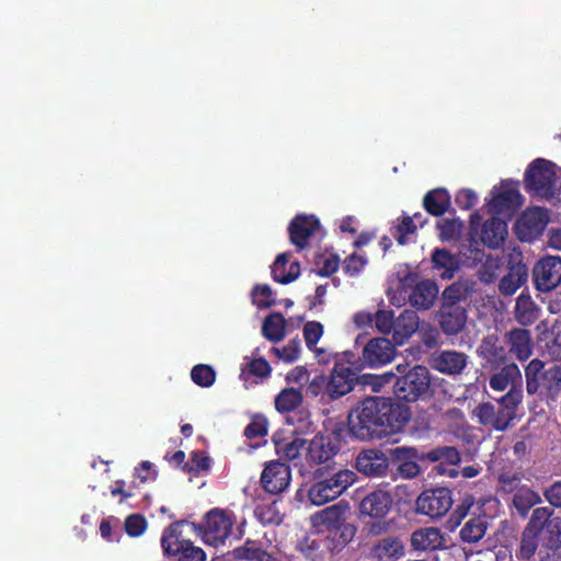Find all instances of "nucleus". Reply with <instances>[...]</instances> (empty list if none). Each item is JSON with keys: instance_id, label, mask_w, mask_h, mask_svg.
Segmentation results:
<instances>
[{"instance_id": "f257e3e1", "label": "nucleus", "mask_w": 561, "mask_h": 561, "mask_svg": "<svg viewBox=\"0 0 561 561\" xmlns=\"http://www.w3.org/2000/svg\"><path fill=\"white\" fill-rule=\"evenodd\" d=\"M411 419L409 408L388 397H366L348 414L350 433L363 442L400 433Z\"/></svg>"}, {"instance_id": "f03ea898", "label": "nucleus", "mask_w": 561, "mask_h": 561, "mask_svg": "<svg viewBox=\"0 0 561 561\" xmlns=\"http://www.w3.org/2000/svg\"><path fill=\"white\" fill-rule=\"evenodd\" d=\"M313 483L308 490L309 501L321 506L337 499L357 480V474L351 469H334L330 465L318 468L313 473Z\"/></svg>"}, {"instance_id": "7ed1b4c3", "label": "nucleus", "mask_w": 561, "mask_h": 561, "mask_svg": "<svg viewBox=\"0 0 561 561\" xmlns=\"http://www.w3.org/2000/svg\"><path fill=\"white\" fill-rule=\"evenodd\" d=\"M525 378L529 394L540 392L547 399L556 400L561 393V363L546 368L542 360L534 358L525 367Z\"/></svg>"}, {"instance_id": "20e7f679", "label": "nucleus", "mask_w": 561, "mask_h": 561, "mask_svg": "<svg viewBox=\"0 0 561 561\" xmlns=\"http://www.w3.org/2000/svg\"><path fill=\"white\" fill-rule=\"evenodd\" d=\"M393 393L400 401L416 402L432 397V375L422 365H415L399 376L393 383Z\"/></svg>"}, {"instance_id": "39448f33", "label": "nucleus", "mask_w": 561, "mask_h": 561, "mask_svg": "<svg viewBox=\"0 0 561 561\" xmlns=\"http://www.w3.org/2000/svg\"><path fill=\"white\" fill-rule=\"evenodd\" d=\"M186 524V520H176L164 529L161 537L163 553L176 561H205V551L183 537L182 527Z\"/></svg>"}, {"instance_id": "423d86ee", "label": "nucleus", "mask_w": 561, "mask_h": 561, "mask_svg": "<svg viewBox=\"0 0 561 561\" xmlns=\"http://www.w3.org/2000/svg\"><path fill=\"white\" fill-rule=\"evenodd\" d=\"M234 523L236 516L231 511L215 507L205 514L202 523H191V526L206 545L218 547L230 536Z\"/></svg>"}, {"instance_id": "0eeeda50", "label": "nucleus", "mask_w": 561, "mask_h": 561, "mask_svg": "<svg viewBox=\"0 0 561 561\" xmlns=\"http://www.w3.org/2000/svg\"><path fill=\"white\" fill-rule=\"evenodd\" d=\"M354 357L352 352H345L342 358L335 362L328 377V400L340 399L354 389L357 380L356 370L359 368L355 366Z\"/></svg>"}, {"instance_id": "6e6552de", "label": "nucleus", "mask_w": 561, "mask_h": 561, "mask_svg": "<svg viewBox=\"0 0 561 561\" xmlns=\"http://www.w3.org/2000/svg\"><path fill=\"white\" fill-rule=\"evenodd\" d=\"M389 454L392 480H412L422 473L420 462L426 461L424 451L412 446H398L390 448Z\"/></svg>"}, {"instance_id": "1a4fd4ad", "label": "nucleus", "mask_w": 561, "mask_h": 561, "mask_svg": "<svg viewBox=\"0 0 561 561\" xmlns=\"http://www.w3.org/2000/svg\"><path fill=\"white\" fill-rule=\"evenodd\" d=\"M556 164L542 158L535 159L525 172V187L538 196L553 195L556 182Z\"/></svg>"}, {"instance_id": "9d476101", "label": "nucleus", "mask_w": 561, "mask_h": 561, "mask_svg": "<svg viewBox=\"0 0 561 561\" xmlns=\"http://www.w3.org/2000/svg\"><path fill=\"white\" fill-rule=\"evenodd\" d=\"M454 503L453 491L448 488L424 490L415 501L416 513L431 518H440L448 513Z\"/></svg>"}, {"instance_id": "9b49d317", "label": "nucleus", "mask_w": 561, "mask_h": 561, "mask_svg": "<svg viewBox=\"0 0 561 561\" xmlns=\"http://www.w3.org/2000/svg\"><path fill=\"white\" fill-rule=\"evenodd\" d=\"M506 273L499 279L497 289L502 296H513L528 279V266L523 262V255L510 253L506 256Z\"/></svg>"}, {"instance_id": "f8f14e48", "label": "nucleus", "mask_w": 561, "mask_h": 561, "mask_svg": "<svg viewBox=\"0 0 561 561\" xmlns=\"http://www.w3.org/2000/svg\"><path fill=\"white\" fill-rule=\"evenodd\" d=\"M356 470L367 478H385L390 473V454L378 448L360 450L355 458Z\"/></svg>"}, {"instance_id": "ddd939ff", "label": "nucleus", "mask_w": 561, "mask_h": 561, "mask_svg": "<svg viewBox=\"0 0 561 561\" xmlns=\"http://www.w3.org/2000/svg\"><path fill=\"white\" fill-rule=\"evenodd\" d=\"M548 221L549 216L545 208L527 209L516 221V234L520 241L531 242L542 234Z\"/></svg>"}, {"instance_id": "4468645a", "label": "nucleus", "mask_w": 561, "mask_h": 561, "mask_svg": "<svg viewBox=\"0 0 561 561\" xmlns=\"http://www.w3.org/2000/svg\"><path fill=\"white\" fill-rule=\"evenodd\" d=\"M534 285L537 290L548 293L561 283V257L546 256L539 260L533 270Z\"/></svg>"}, {"instance_id": "2eb2a0df", "label": "nucleus", "mask_w": 561, "mask_h": 561, "mask_svg": "<svg viewBox=\"0 0 561 561\" xmlns=\"http://www.w3.org/2000/svg\"><path fill=\"white\" fill-rule=\"evenodd\" d=\"M290 481L291 471L289 466L279 460L266 462L260 478L263 490L274 495L286 491Z\"/></svg>"}, {"instance_id": "dca6fc26", "label": "nucleus", "mask_w": 561, "mask_h": 561, "mask_svg": "<svg viewBox=\"0 0 561 561\" xmlns=\"http://www.w3.org/2000/svg\"><path fill=\"white\" fill-rule=\"evenodd\" d=\"M468 355L456 350H438L431 354L428 364L432 369L448 376L462 374L468 365Z\"/></svg>"}, {"instance_id": "f3484780", "label": "nucleus", "mask_w": 561, "mask_h": 561, "mask_svg": "<svg viewBox=\"0 0 561 561\" xmlns=\"http://www.w3.org/2000/svg\"><path fill=\"white\" fill-rule=\"evenodd\" d=\"M336 436L316 435L307 443L306 458L310 465H322L332 460L340 451Z\"/></svg>"}, {"instance_id": "a211bd4d", "label": "nucleus", "mask_w": 561, "mask_h": 561, "mask_svg": "<svg viewBox=\"0 0 561 561\" xmlns=\"http://www.w3.org/2000/svg\"><path fill=\"white\" fill-rule=\"evenodd\" d=\"M320 228L319 219L313 215H296L288 225L289 241L298 252L309 245V239Z\"/></svg>"}, {"instance_id": "6ab92c4d", "label": "nucleus", "mask_w": 561, "mask_h": 561, "mask_svg": "<svg viewBox=\"0 0 561 561\" xmlns=\"http://www.w3.org/2000/svg\"><path fill=\"white\" fill-rule=\"evenodd\" d=\"M410 545L415 552H433L447 549L446 534L437 527H421L411 534Z\"/></svg>"}, {"instance_id": "aec40b11", "label": "nucleus", "mask_w": 561, "mask_h": 561, "mask_svg": "<svg viewBox=\"0 0 561 561\" xmlns=\"http://www.w3.org/2000/svg\"><path fill=\"white\" fill-rule=\"evenodd\" d=\"M436 317L443 333L446 335H457L466 327L468 309L466 306L440 304Z\"/></svg>"}, {"instance_id": "412c9836", "label": "nucleus", "mask_w": 561, "mask_h": 561, "mask_svg": "<svg viewBox=\"0 0 561 561\" xmlns=\"http://www.w3.org/2000/svg\"><path fill=\"white\" fill-rule=\"evenodd\" d=\"M363 362L369 367H379L390 363L396 356V347L386 337H375L363 348Z\"/></svg>"}, {"instance_id": "4be33fe9", "label": "nucleus", "mask_w": 561, "mask_h": 561, "mask_svg": "<svg viewBox=\"0 0 561 561\" xmlns=\"http://www.w3.org/2000/svg\"><path fill=\"white\" fill-rule=\"evenodd\" d=\"M425 460L427 462H438L435 470L438 474H446L450 478L458 476L456 469H448L446 466H457L461 461L459 450L454 446H437L427 451H424Z\"/></svg>"}, {"instance_id": "5701e85b", "label": "nucleus", "mask_w": 561, "mask_h": 561, "mask_svg": "<svg viewBox=\"0 0 561 561\" xmlns=\"http://www.w3.org/2000/svg\"><path fill=\"white\" fill-rule=\"evenodd\" d=\"M503 342L508 348V353L518 360H527L534 352V342L529 330L524 328H514L505 332Z\"/></svg>"}, {"instance_id": "b1692460", "label": "nucleus", "mask_w": 561, "mask_h": 561, "mask_svg": "<svg viewBox=\"0 0 561 561\" xmlns=\"http://www.w3.org/2000/svg\"><path fill=\"white\" fill-rule=\"evenodd\" d=\"M392 496L385 490L369 492L359 503V513L370 518H383L392 507Z\"/></svg>"}, {"instance_id": "393cba45", "label": "nucleus", "mask_w": 561, "mask_h": 561, "mask_svg": "<svg viewBox=\"0 0 561 561\" xmlns=\"http://www.w3.org/2000/svg\"><path fill=\"white\" fill-rule=\"evenodd\" d=\"M473 415L478 419L479 424L490 427L497 432L506 431L514 421L512 416L502 411L491 402H482L473 410Z\"/></svg>"}, {"instance_id": "a878e982", "label": "nucleus", "mask_w": 561, "mask_h": 561, "mask_svg": "<svg viewBox=\"0 0 561 561\" xmlns=\"http://www.w3.org/2000/svg\"><path fill=\"white\" fill-rule=\"evenodd\" d=\"M347 504L336 503L311 515V525L319 531H329L348 525L345 522Z\"/></svg>"}, {"instance_id": "bb28decb", "label": "nucleus", "mask_w": 561, "mask_h": 561, "mask_svg": "<svg viewBox=\"0 0 561 561\" xmlns=\"http://www.w3.org/2000/svg\"><path fill=\"white\" fill-rule=\"evenodd\" d=\"M432 270L442 279H451L460 268V259L445 248H435L431 253Z\"/></svg>"}, {"instance_id": "cd10ccee", "label": "nucleus", "mask_w": 561, "mask_h": 561, "mask_svg": "<svg viewBox=\"0 0 561 561\" xmlns=\"http://www.w3.org/2000/svg\"><path fill=\"white\" fill-rule=\"evenodd\" d=\"M477 354L483 360V367L490 369L504 366L507 357L505 346L497 344V336L495 335L485 336L481 341Z\"/></svg>"}, {"instance_id": "c85d7f7f", "label": "nucleus", "mask_w": 561, "mask_h": 561, "mask_svg": "<svg viewBox=\"0 0 561 561\" xmlns=\"http://www.w3.org/2000/svg\"><path fill=\"white\" fill-rule=\"evenodd\" d=\"M474 290L476 283L473 280L460 278L443 290L440 304L468 307V299Z\"/></svg>"}, {"instance_id": "c756f323", "label": "nucleus", "mask_w": 561, "mask_h": 561, "mask_svg": "<svg viewBox=\"0 0 561 561\" xmlns=\"http://www.w3.org/2000/svg\"><path fill=\"white\" fill-rule=\"evenodd\" d=\"M438 295V286L432 279L419 282L412 289L409 301L419 310H428L433 307Z\"/></svg>"}, {"instance_id": "7c9ffc66", "label": "nucleus", "mask_w": 561, "mask_h": 561, "mask_svg": "<svg viewBox=\"0 0 561 561\" xmlns=\"http://www.w3.org/2000/svg\"><path fill=\"white\" fill-rule=\"evenodd\" d=\"M506 236L507 224L499 217H491L482 225L481 241L490 249L502 247Z\"/></svg>"}, {"instance_id": "2f4dec72", "label": "nucleus", "mask_w": 561, "mask_h": 561, "mask_svg": "<svg viewBox=\"0 0 561 561\" xmlns=\"http://www.w3.org/2000/svg\"><path fill=\"white\" fill-rule=\"evenodd\" d=\"M419 316L413 310H403L398 318H396L393 341L398 345L405 343L419 329Z\"/></svg>"}, {"instance_id": "473e14b6", "label": "nucleus", "mask_w": 561, "mask_h": 561, "mask_svg": "<svg viewBox=\"0 0 561 561\" xmlns=\"http://www.w3.org/2000/svg\"><path fill=\"white\" fill-rule=\"evenodd\" d=\"M273 443L276 454L282 459L295 461L301 456L302 451L307 450L308 440L293 436L280 438L277 435H274Z\"/></svg>"}, {"instance_id": "72a5a7b5", "label": "nucleus", "mask_w": 561, "mask_h": 561, "mask_svg": "<svg viewBox=\"0 0 561 561\" xmlns=\"http://www.w3.org/2000/svg\"><path fill=\"white\" fill-rule=\"evenodd\" d=\"M540 308L531 299L529 293L522 291L515 304L514 316L516 321L524 327H528L538 320Z\"/></svg>"}, {"instance_id": "f704fd0d", "label": "nucleus", "mask_w": 561, "mask_h": 561, "mask_svg": "<svg viewBox=\"0 0 561 561\" xmlns=\"http://www.w3.org/2000/svg\"><path fill=\"white\" fill-rule=\"evenodd\" d=\"M490 206L496 213L512 210L520 205L522 195L515 187L502 184L499 191L493 188Z\"/></svg>"}, {"instance_id": "c9c22d12", "label": "nucleus", "mask_w": 561, "mask_h": 561, "mask_svg": "<svg viewBox=\"0 0 561 561\" xmlns=\"http://www.w3.org/2000/svg\"><path fill=\"white\" fill-rule=\"evenodd\" d=\"M356 527L353 524L342 525L340 528L327 531L323 543L324 548L331 553L341 552L355 537Z\"/></svg>"}, {"instance_id": "e433bc0d", "label": "nucleus", "mask_w": 561, "mask_h": 561, "mask_svg": "<svg viewBox=\"0 0 561 561\" xmlns=\"http://www.w3.org/2000/svg\"><path fill=\"white\" fill-rule=\"evenodd\" d=\"M422 204L427 214L440 217L450 207V195L446 188L437 187L424 195Z\"/></svg>"}, {"instance_id": "4c0bfd02", "label": "nucleus", "mask_w": 561, "mask_h": 561, "mask_svg": "<svg viewBox=\"0 0 561 561\" xmlns=\"http://www.w3.org/2000/svg\"><path fill=\"white\" fill-rule=\"evenodd\" d=\"M405 549L397 537H386L374 545L371 556L379 561L397 560L404 556Z\"/></svg>"}, {"instance_id": "58836bf2", "label": "nucleus", "mask_w": 561, "mask_h": 561, "mask_svg": "<svg viewBox=\"0 0 561 561\" xmlns=\"http://www.w3.org/2000/svg\"><path fill=\"white\" fill-rule=\"evenodd\" d=\"M288 256V253L278 254L271 266L272 277L276 283L289 284L297 279L300 274V265L298 262H293L289 265L288 271H286Z\"/></svg>"}, {"instance_id": "ea45409f", "label": "nucleus", "mask_w": 561, "mask_h": 561, "mask_svg": "<svg viewBox=\"0 0 561 561\" xmlns=\"http://www.w3.org/2000/svg\"><path fill=\"white\" fill-rule=\"evenodd\" d=\"M490 387L496 391L505 390L510 385L517 387L522 382V373L515 363L505 364L501 369L491 376Z\"/></svg>"}, {"instance_id": "a19ab883", "label": "nucleus", "mask_w": 561, "mask_h": 561, "mask_svg": "<svg viewBox=\"0 0 561 561\" xmlns=\"http://www.w3.org/2000/svg\"><path fill=\"white\" fill-rule=\"evenodd\" d=\"M505 265L506 256L485 255L484 260L477 268V277L485 285L493 284L499 279V276Z\"/></svg>"}, {"instance_id": "79ce46f5", "label": "nucleus", "mask_w": 561, "mask_h": 561, "mask_svg": "<svg viewBox=\"0 0 561 561\" xmlns=\"http://www.w3.org/2000/svg\"><path fill=\"white\" fill-rule=\"evenodd\" d=\"M489 528V520L485 515H478L469 518L459 531V537L465 543L479 542Z\"/></svg>"}, {"instance_id": "37998d69", "label": "nucleus", "mask_w": 561, "mask_h": 561, "mask_svg": "<svg viewBox=\"0 0 561 561\" xmlns=\"http://www.w3.org/2000/svg\"><path fill=\"white\" fill-rule=\"evenodd\" d=\"M263 336L273 342H280L286 334V319L279 312H272L268 314L262 325Z\"/></svg>"}, {"instance_id": "c03bdc74", "label": "nucleus", "mask_w": 561, "mask_h": 561, "mask_svg": "<svg viewBox=\"0 0 561 561\" xmlns=\"http://www.w3.org/2000/svg\"><path fill=\"white\" fill-rule=\"evenodd\" d=\"M304 401V394L300 389L288 387L283 389L274 400L275 409L280 413L293 412L298 409Z\"/></svg>"}, {"instance_id": "a18cd8bd", "label": "nucleus", "mask_w": 561, "mask_h": 561, "mask_svg": "<svg viewBox=\"0 0 561 561\" xmlns=\"http://www.w3.org/2000/svg\"><path fill=\"white\" fill-rule=\"evenodd\" d=\"M513 505L520 516H526L535 505L541 503L539 493L523 485L516 490L512 499Z\"/></svg>"}, {"instance_id": "49530a36", "label": "nucleus", "mask_w": 561, "mask_h": 561, "mask_svg": "<svg viewBox=\"0 0 561 561\" xmlns=\"http://www.w3.org/2000/svg\"><path fill=\"white\" fill-rule=\"evenodd\" d=\"M328 377L323 374L316 375L306 382L305 396L307 398H320V402L329 403L331 400H328Z\"/></svg>"}, {"instance_id": "de8ad7c7", "label": "nucleus", "mask_w": 561, "mask_h": 561, "mask_svg": "<svg viewBox=\"0 0 561 561\" xmlns=\"http://www.w3.org/2000/svg\"><path fill=\"white\" fill-rule=\"evenodd\" d=\"M545 547L550 550L561 548V518H553L546 524V528L539 534Z\"/></svg>"}, {"instance_id": "09e8293b", "label": "nucleus", "mask_w": 561, "mask_h": 561, "mask_svg": "<svg viewBox=\"0 0 561 561\" xmlns=\"http://www.w3.org/2000/svg\"><path fill=\"white\" fill-rule=\"evenodd\" d=\"M552 511L548 507H537L533 511L530 519L525 527L524 531L539 537V534L546 528V524L551 522Z\"/></svg>"}, {"instance_id": "8fccbe9b", "label": "nucleus", "mask_w": 561, "mask_h": 561, "mask_svg": "<svg viewBox=\"0 0 561 561\" xmlns=\"http://www.w3.org/2000/svg\"><path fill=\"white\" fill-rule=\"evenodd\" d=\"M538 548V537L523 531L518 549L515 552L517 561H533Z\"/></svg>"}, {"instance_id": "3c124183", "label": "nucleus", "mask_w": 561, "mask_h": 561, "mask_svg": "<svg viewBox=\"0 0 561 561\" xmlns=\"http://www.w3.org/2000/svg\"><path fill=\"white\" fill-rule=\"evenodd\" d=\"M523 400V391L520 387H511V389L502 396L499 400V407L502 411L512 416L513 420L516 417V411Z\"/></svg>"}, {"instance_id": "603ef678", "label": "nucleus", "mask_w": 561, "mask_h": 561, "mask_svg": "<svg viewBox=\"0 0 561 561\" xmlns=\"http://www.w3.org/2000/svg\"><path fill=\"white\" fill-rule=\"evenodd\" d=\"M252 302L259 309H267L275 304L274 293L267 284H256L251 291Z\"/></svg>"}, {"instance_id": "864d4df0", "label": "nucleus", "mask_w": 561, "mask_h": 561, "mask_svg": "<svg viewBox=\"0 0 561 561\" xmlns=\"http://www.w3.org/2000/svg\"><path fill=\"white\" fill-rule=\"evenodd\" d=\"M272 368L270 363L263 358H253L245 364L242 368L241 377L247 380L248 376H254L257 378H266L271 375Z\"/></svg>"}, {"instance_id": "5fc2aeb1", "label": "nucleus", "mask_w": 561, "mask_h": 561, "mask_svg": "<svg viewBox=\"0 0 561 561\" xmlns=\"http://www.w3.org/2000/svg\"><path fill=\"white\" fill-rule=\"evenodd\" d=\"M323 334V325L317 321H309L304 327V339L307 347L314 351L317 355L324 353L322 348H317V343Z\"/></svg>"}, {"instance_id": "6e6d98bb", "label": "nucleus", "mask_w": 561, "mask_h": 561, "mask_svg": "<svg viewBox=\"0 0 561 561\" xmlns=\"http://www.w3.org/2000/svg\"><path fill=\"white\" fill-rule=\"evenodd\" d=\"M191 378L199 387L208 388L216 380V371L206 364H197L191 370Z\"/></svg>"}, {"instance_id": "4d7b16f0", "label": "nucleus", "mask_w": 561, "mask_h": 561, "mask_svg": "<svg viewBox=\"0 0 561 561\" xmlns=\"http://www.w3.org/2000/svg\"><path fill=\"white\" fill-rule=\"evenodd\" d=\"M463 224L458 218L443 219L437 222V229L439 231V239L443 241L456 240L461 232Z\"/></svg>"}, {"instance_id": "13d9d810", "label": "nucleus", "mask_w": 561, "mask_h": 561, "mask_svg": "<svg viewBox=\"0 0 561 561\" xmlns=\"http://www.w3.org/2000/svg\"><path fill=\"white\" fill-rule=\"evenodd\" d=\"M210 468V458L205 451L194 450L191 453L188 461L184 463L183 470L186 472L201 473Z\"/></svg>"}, {"instance_id": "bf43d9fd", "label": "nucleus", "mask_w": 561, "mask_h": 561, "mask_svg": "<svg viewBox=\"0 0 561 561\" xmlns=\"http://www.w3.org/2000/svg\"><path fill=\"white\" fill-rule=\"evenodd\" d=\"M262 550L259 542L247 540L243 546L233 549L232 556L236 560L257 561Z\"/></svg>"}, {"instance_id": "052dcab7", "label": "nucleus", "mask_w": 561, "mask_h": 561, "mask_svg": "<svg viewBox=\"0 0 561 561\" xmlns=\"http://www.w3.org/2000/svg\"><path fill=\"white\" fill-rule=\"evenodd\" d=\"M374 321L380 333L393 335L396 318L392 310H378L374 316Z\"/></svg>"}, {"instance_id": "680f3d73", "label": "nucleus", "mask_w": 561, "mask_h": 561, "mask_svg": "<svg viewBox=\"0 0 561 561\" xmlns=\"http://www.w3.org/2000/svg\"><path fill=\"white\" fill-rule=\"evenodd\" d=\"M267 435V420L256 414L244 428V436L249 439L261 438Z\"/></svg>"}, {"instance_id": "e2e57ef3", "label": "nucleus", "mask_w": 561, "mask_h": 561, "mask_svg": "<svg viewBox=\"0 0 561 561\" xmlns=\"http://www.w3.org/2000/svg\"><path fill=\"white\" fill-rule=\"evenodd\" d=\"M272 351L284 362L293 363L299 357L300 340L298 337H295L290 340L285 346L280 348L273 347Z\"/></svg>"}, {"instance_id": "0e129e2a", "label": "nucleus", "mask_w": 561, "mask_h": 561, "mask_svg": "<svg viewBox=\"0 0 561 561\" xmlns=\"http://www.w3.org/2000/svg\"><path fill=\"white\" fill-rule=\"evenodd\" d=\"M416 231V224L411 216L403 217L402 221L396 226L392 233L393 238L400 245L407 244V237Z\"/></svg>"}, {"instance_id": "69168bd1", "label": "nucleus", "mask_w": 561, "mask_h": 561, "mask_svg": "<svg viewBox=\"0 0 561 561\" xmlns=\"http://www.w3.org/2000/svg\"><path fill=\"white\" fill-rule=\"evenodd\" d=\"M125 530L130 537H138L147 528V520L141 514H131L125 519Z\"/></svg>"}, {"instance_id": "338daca9", "label": "nucleus", "mask_w": 561, "mask_h": 561, "mask_svg": "<svg viewBox=\"0 0 561 561\" xmlns=\"http://www.w3.org/2000/svg\"><path fill=\"white\" fill-rule=\"evenodd\" d=\"M366 263V257L353 253L345 259L343 268L345 274L356 276L364 268Z\"/></svg>"}, {"instance_id": "774afa93", "label": "nucleus", "mask_w": 561, "mask_h": 561, "mask_svg": "<svg viewBox=\"0 0 561 561\" xmlns=\"http://www.w3.org/2000/svg\"><path fill=\"white\" fill-rule=\"evenodd\" d=\"M478 201L476 193L470 188L460 190L455 197V203L461 209L472 208Z\"/></svg>"}]
</instances>
